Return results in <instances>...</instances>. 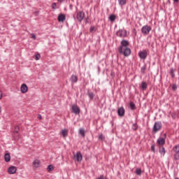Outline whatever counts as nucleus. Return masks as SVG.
<instances>
[{
  "label": "nucleus",
  "instance_id": "nucleus-1",
  "mask_svg": "<svg viewBox=\"0 0 179 179\" xmlns=\"http://www.w3.org/2000/svg\"><path fill=\"white\" fill-rule=\"evenodd\" d=\"M129 45V43L127 41H122V46L119 48V52L120 54H123L124 57H128V55H131V49L128 48Z\"/></svg>",
  "mask_w": 179,
  "mask_h": 179
},
{
  "label": "nucleus",
  "instance_id": "nucleus-2",
  "mask_svg": "<svg viewBox=\"0 0 179 179\" xmlns=\"http://www.w3.org/2000/svg\"><path fill=\"white\" fill-rule=\"evenodd\" d=\"M166 138H167V134H164L162 137H159L157 141V144L159 147L164 146L166 145Z\"/></svg>",
  "mask_w": 179,
  "mask_h": 179
},
{
  "label": "nucleus",
  "instance_id": "nucleus-3",
  "mask_svg": "<svg viewBox=\"0 0 179 179\" xmlns=\"http://www.w3.org/2000/svg\"><path fill=\"white\" fill-rule=\"evenodd\" d=\"M161 129H162V122H155L152 129V132H154V134H157Z\"/></svg>",
  "mask_w": 179,
  "mask_h": 179
},
{
  "label": "nucleus",
  "instance_id": "nucleus-4",
  "mask_svg": "<svg viewBox=\"0 0 179 179\" xmlns=\"http://www.w3.org/2000/svg\"><path fill=\"white\" fill-rule=\"evenodd\" d=\"M173 150L175 152L173 157L175 160H179V144L173 148Z\"/></svg>",
  "mask_w": 179,
  "mask_h": 179
},
{
  "label": "nucleus",
  "instance_id": "nucleus-5",
  "mask_svg": "<svg viewBox=\"0 0 179 179\" xmlns=\"http://www.w3.org/2000/svg\"><path fill=\"white\" fill-rule=\"evenodd\" d=\"M148 52H149L148 50H143L138 52V56L141 59H145L148 57Z\"/></svg>",
  "mask_w": 179,
  "mask_h": 179
},
{
  "label": "nucleus",
  "instance_id": "nucleus-6",
  "mask_svg": "<svg viewBox=\"0 0 179 179\" xmlns=\"http://www.w3.org/2000/svg\"><path fill=\"white\" fill-rule=\"evenodd\" d=\"M150 30H152V28L149 27V25H145L142 27L141 33H143V34H149Z\"/></svg>",
  "mask_w": 179,
  "mask_h": 179
},
{
  "label": "nucleus",
  "instance_id": "nucleus-7",
  "mask_svg": "<svg viewBox=\"0 0 179 179\" xmlns=\"http://www.w3.org/2000/svg\"><path fill=\"white\" fill-rule=\"evenodd\" d=\"M117 36L118 37H127V30L125 29H120L117 32Z\"/></svg>",
  "mask_w": 179,
  "mask_h": 179
},
{
  "label": "nucleus",
  "instance_id": "nucleus-8",
  "mask_svg": "<svg viewBox=\"0 0 179 179\" xmlns=\"http://www.w3.org/2000/svg\"><path fill=\"white\" fill-rule=\"evenodd\" d=\"M85 19V13L80 11L77 13V20L78 22H82Z\"/></svg>",
  "mask_w": 179,
  "mask_h": 179
},
{
  "label": "nucleus",
  "instance_id": "nucleus-9",
  "mask_svg": "<svg viewBox=\"0 0 179 179\" xmlns=\"http://www.w3.org/2000/svg\"><path fill=\"white\" fill-rule=\"evenodd\" d=\"M72 113H74V114H80V109L79 108V106L73 105L71 107Z\"/></svg>",
  "mask_w": 179,
  "mask_h": 179
},
{
  "label": "nucleus",
  "instance_id": "nucleus-10",
  "mask_svg": "<svg viewBox=\"0 0 179 179\" xmlns=\"http://www.w3.org/2000/svg\"><path fill=\"white\" fill-rule=\"evenodd\" d=\"M117 113L120 117H124L125 115V109L124 107H120L117 109Z\"/></svg>",
  "mask_w": 179,
  "mask_h": 179
},
{
  "label": "nucleus",
  "instance_id": "nucleus-11",
  "mask_svg": "<svg viewBox=\"0 0 179 179\" xmlns=\"http://www.w3.org/2000/svg\"><path fill=\"white\" fill-rule=\"evenodd\" d=\"M66 19V16H65V15L64 14H59L57 17V20H58V22H59V23H64Z\"/></svg>",
  "mask_w": 179,
  "mask_h": 179
},
{
  "label": "nucleus",
  "instance_id": "nucleus-12",
  "mask_svg": "<svg viewBox=\"0 0 179 179\" xmlns=\"http://www.w3.org/2000/svg\"><path fill=\"white\" fill-rule=\"evenodd\" d=\"M27 90H29V88L27 87V85L26 84H22L20 87L21 93H27Z\"/></svg>",
  "mask_w": 179,
  "mask_h": 179
},
{
  "label": "nucleus",
  "instance_id": "nucleus-13",
  "mask_svg": "<svg viewBox=\"0 0 179 179\" xmlns=\"http://www.w3.org/2000/svg\"><path fill=\"white\" fill-rule=\"evenodd\" d=\"M17 170V169L16 168V166H10V168H8V174H15L16 173V171Z\"/></svg>",
  "mask_w": 179,
  "mask_h": 179
},
{
  "label": "nucleus",
  "instance_id": "nucleus-14",
  "mask_svg": "<svg viewBox=\"0 0 179 179\" xmlns=\"http://www.w3.org/2000/svg\"><path fill=\"white\" fill-rule=\"evenodd\" d=\"M159 152L161 156L164 157V155H166V148H164V146H159Z\"/></svg>",
  "mask_w": 179,
  "mask_h": 179
},
{
  "label": "nucleus",
  "instance_id": "nucleus-15",
  "mask_svg": "<svg viewBox=\"0 0 179 179\" xmlns=\"http://www.w3.org/2000/svg\"><path fill=\"white\" fill-rule=\"evenodd\" d=\"M75 159L77 160V162H82V154L80 152H78L76 155H75Z\"/></svg>",
  "mask_w": 179,
  "mask_h": 179
},
{
  "label": "nucleus",
  "instance_id": "nucleus-16",
  "mask_svg": "<svg viewBox=\"0 0 179 179\" xmlns=\"http://www.w3.org/2000/svg\"><path fill=\"white\" fill-rule=\"evenodd\" d=\"M70 80L72 83H76L78 82V76L75 75L71 76Z\"/></svg>",
  "mask_w": 179,
  "mask_h": 179
},
{
  "label": "nucleus",
  "instance_id": "nucleus-17",
  "mask_svg": "<svg viewBox=\"0 0 179 179\" xmlns=\"http://www.w3.org/2000/svg\"><path fill=\"white\" fill-rule=\"evenodd\" d=\"M33 166L36 167V169H38L40 167V160L36 159L33 162Z\"/></svg>",
  "mask_w": 179,
  "mask_h": 179
},
{
  "label": "nucleus",
  "instance_id": "nucleus-18",
  "mask_svg": "<svg viewBox=\"0 0 179 179\" xmlns=\"http://www.w3.org/2000/svg\"><path fill=\"white\" fill-rule=\"evenodd\" d=\"M4 160L6 162H10V154H9V153L5 154Z\"/></svg>",
  "mask_w": 179,
  "mask_h": 179
},
{
  "label": "nucleus",
  "instance_id": "nucleus-19",
  "mask_svg": "<svg viewBox=\"0 0 179 179\" xmlns=\"http://www.w3.org/2000/svg\"><path fill=\"white\" fill-rule=\"evenodd\" d=\"M61 135H62L63 138H66L68 135V130L67 129L62 130Z\"/></svg>",
  "mask_w": 179,
  "mask_h": 179
},
{
  "label": "nucleus",
  "instance_id": "nucleus-20",
  "mask_svg": "<svg viewBox=\"0 0 179 179\" xmlns=\"http://www.w3.org/2000/svg\"><path fill=\"white\" fill-rule=\"evenodd\" d=\"M79 134L83 136V138H85V135L86 134V131H85V129H79Z\"/></svg>",
  "mask_w": 179,
  "mask_h": 179
},
{
  "label": "nucleus",
  "instance_id": "nucleus-21",
  "mask_svg": "<svg viewBox=\"0 0 179 179\" xmlns=\"http://www.w3.org/2000/svg\"><path fill=\"white\" fill-rule=\"evenodd\" d=\"M47 170L49 173H51V171H53L54 170V166L52 165H49L48 167H47Z\"/></svg>",
  "mask_w": 179,
  "mask_h": 179
},
{
  "label": "nucleus",
  "instance_id": "nucleus-22",
  "mask_svg": "<svg viewBox=\"0 0 179 179\" xmlns=\"http://www.w3.org/2000/svg\"><path fill=\"white\" fill-rule=\"evenodd\" d=\"M119 4L122 6L127 3V0H117Z\"/></svg>",
  "mask_w": 179,
  "mask_h": 179
},
{
  "label": "nucleus",
  "instance_id": "nucleus-23",
  "mask_svg": "<svg viewBox=\"0 0 179 179\" xmlns=\"http://www.w3.org/2000/svg\"><path fill=\"white\" fill-rule=\"evenodd\" d=\"M141 87L143 90H146V89H148V84H146V83L145 82H143L141 85Z\"/></svg>",
  "mask_w": 179,
  "mask_h": 179
},
{
  "label": "nucleus",
  "instance_id": "nucleus-24",
  "mask_svg": "<svg viewBox=\"0 0 179 179\" xmlns=\"http://www.w3.org/2000/svg\"><path fill=\"white\" fill-rule=\"evenodd\" d=\"M129 106L131 110H135L136 108V106H135V103H134V102H130Z\"/></svg>",
  "mask_w": 179,
  "mask_h": 179
},
{
  "label": "nucleus",
  "instance_id": "nucleus-25",
  "mask_svg": "<svg viewBox=\"0 0 179 179\" xmlns=\"http://www.w3.org/2000/svg\"><path fill=\"white\" fill-rule=\"evenodd\" d=\"M136 173L137 176H141L142 174V170H141V169H137L136 170Z\"/></svg>",
  "mask_w": 179,
  "mask_h": 179
},
{
  "label": "nucleus",
  "instance_id": "nucleus-26",
  "mask_svg": "<svg viewBox=\"0 0 179 179\" xmlns=\"http://www.w3.org/2000/svg\"><path fill=\"white\" fill-rule=\"evenodd\" d=\"M109 19L111 22H114V20H115V15H110Z\"/></svg>",
  "mask_w": 179,
  "mask_h": 179
},
{
  "label": "nucleus",
  "instance_id": "nucleus-27",
  "mask_svg": "<svg viewBox=\"0 0 179 179\" xmlns=\"http://www.w3.org/2000/svg\"><path fill=\"white\" fill-rule=\"evenodd\" d=\"M88 96L91 100L94 97V94L93 92H88Z\"/></svg>",
  "mask_w": 179,
  "mask_h": 179
},
{
  "label": "nucleus",
  "instance_id": "nucleus-28",
  "mask_svg": "<svg viewBox=\"0 0 179 179\" xmlns=\"http://www.w3.org/2000/svg\"><path fill=\"white\" fill-rule=\"evenodd\" d=\"M19 131H20L19 126H15L14 129L15 134H19Z\"/></svg>",
  "mask_w": 179,
  "mask_h": 179
},
{
  "label": "nucleus",
  "instance_id": "nucleus-29",
  "mask_svg": "<svg viewBox=\"0 0 179 179\" xmlns=\"http://www.w3.org/2000/svg\"><path fill=\"white\" fill-rule=\"evenodd\" d=\"M132 129H134V131H136V129H138V124H134L132 125Z\"/></svg>",
  "mask_w": 179,
  "mask_h": 179
},
{
  "label": "nucleus",
  "instance_id": "nucleus-30",
  "mask_svg": "<svg viewBox=\"0 0 179 179\" xmlns=\"http://www.w3.org/2000/svg\"><path fill=\"white\" fill-rule=\"evenodd\" d=\"M40 58H41V55H40V54L39 53H38V54H36V61H38V59H40Z\"/></svg>",
  "mask_w": 179,
  "mask_h": 179
},
{
  "label": "nucleus",
  "instance_id": "nucleus-31",
  "mask_svg": "<svg viewBox=\"0 0 179 179\" xmlns=\"http://www.w3.org/2000/svg\"><path fill=\"white\" fill-rule=\"evenodd\" d=\"M52 9H57L58 8L57 7V3H53L52 4Z\"/></svg>",
  "mask_w": 179,
  "mask_h": 179
},
{
  "label": "nucleus",
  "instance_id": "nucleus-32",
  "mask_svg": "<svg viewBox=\"0 0 179 179\" xmlns=\"http://www.w3.org/2000/svg\"><path fill=\"white\" fill-rule=\"evenodd\" d=\"M90 33H94V31H96L94 27H92L90 29Z\"/></svg>",
  "mask_w": 179,
  "mask_h": 179
},
{
  "label": "nucleus",
  "instance_id": "nucleus-33",
  "mask_svg": "<svg viewBox=\"0 0 179 179\" xmlns=\"http://www.w3.org/2000/svg\"><path fill=\"white\" fill-rule=\"evenodd\" d=\"M99 139H101V141H103V139H104V136H103V134H100L99 136Z\"/></svg>",
  "mask_w": 179,
  "mask_h": 179
},
{
  "label": "nucleus",
  "instance_id": "nucleus-34",
  "mask_svg": "<svg viewBox=\"0 0 179 179\" xmlns=\"http://www.w3.org/2000/svg\"><path fill=\"white\" fill-rule=\"evenodd\" d=\"M145 71H146V68H145V66L141 68V72L142 73H145Z\"/></svg>",
  "mask_w": 179,
  "mask_h": 179
},
{
  "label": "nucleus",
  "instance_id": "nucleus-35",
  "mask_svg": "<svg viewBox=\"0 0 179 179\" xmlns=\"http://www.w3.org/2000/svg\"><path fill=\"white\" fill-rule=\"evenodd\" d=\"M31 38H33L34 40H36L37 38V37L36 36V35L34 34H32Z\"/></svg>",
  "mask_w": 179,
  "mask_h": 179
},
{
  "label": "nucleus",
  "instance_id": "nucleus-36",
  "mask_svg": "<svg viewBox=\"0 0 179 179\" xmlns=\"http://www.w3.org/2000/svg\"><path fill=\"white\" fill-rule=\"evenodd\" d=\"M172 89H173V90H177V85H173L172 86Z\"/></svg>",
  "mask_w": 179,
  "mask_h": 179
},
{
  "label": "nucleus",
  "instance_id": "nucleus-37",
  "mask_svg": "<svg viewBox=\"0 0 179 179\" xmlns=\"http://www.w3.org/2000/svg\"><path fill=\"white\" fill-rule=\"evenodd\" d=\"M151 150L152 152H153L155 153V145H152L151 146Z\"/></svg>",
  "mask_w": 179,
  "mask_h": 179
},
{
  "label": "nucleus",
  "instance_id": "nucleus-38",
  "mask_svg": "<svg viewBox=\"0 0 179 179\" xmlns=\"http://www.w3.org/2000/svg\"><path fill=\"white\" fill-rule=\"evenodd\" d=\"M97 179H107L106 178V177H104V176L101 175L99 178H98Z\"/></svg>",
  "mask_w": 179,
  "mask_h": 179
},
{
  "label": "nucleus",
  "instance_id": "nucleus-39",
  "mask_svg": "<svg viewBox=\"0 0 179 179\" xmlns=\"http://www.w3.org/2000/svg\"><path fill=\"white\" fill-rule=\"evenodd\" d=\"M42 117L41 115L38 114V120H41Z\"/></svg>",
  "mask_w": 179,
  "mask_h": 179
},
{
  "label": "nucleus",
  "instance_id": "nucleus-40",
  "mask_svg": "<svg viewBox=\"0 0 179 179\" xmlns=\"http://www.w3.org/2000/svg\"><path fill=\"white\" fill-rule=\"evenodd\" d=\"M1 99H2V92L1 91H0V100H1Z\"/></svg>",
  "mask_w": 179,
  "mask_h": 179
},
{
  "label": "nucleus",
  "instance_id": "nucleus-41",
  "mask_svg": "<svg viewBox=\"0 0 179 179\" xmlns=\"http://www.w3.org/2000/svg\"><path fill=\"white\" fill-rule=\"evenodd\" d=\"M58 2H64L65 0H57Z\"/></svg>",
  "mask_w": 179,
  "mask_h": 179
},
{
  "label": "nucleus",
  "instance_id": "nucleus-42",
  "mask_svg": "<svg viewBox=\"0 0 179 179\" xmlns=\"http://www.w3.org/2000/svg\"><path fill=\"white\" fill-rule=\"evenodd\" d=\"M174 2H178V0H173Z\"/></svg>",
  "mask_w": 179,
  "mask_h": 179
},
{
  "label": "nucleus",
  "instance_id": "nucleus-43",
  "mask_svg": "<svg viewBox=\"0 0 179 179\" xmlns=\"http://www.w3.org/2000/svg\"><path fill=\"white\" fill-rule=\"evenodd\" d=\"M0 113H1V106H0Z\"/></svg>",
  "mask_w": 179,
  "mask_h": 179
},
{
  "label": "nucleus",
  "instance_id": "nucleus-44",
  "mask_svg": "<svg viewBox=\"0 0 179 179\" xmlns=\"http://www.w3.org/2000/svg\"><path fill=\"white\" fill-rule=\"evenodd\" d=\"M175 179H179L178 178H175Z\"/></svg>",
  "mask_w": 179,
  "mask_h": 179
},
{
  "label": "nucleus",
  "instance_id": "nucleus-45",
  "mask_svg": "<svg viewBox=\"0 0 179 179\" xmlns=\"http://www.w3.org/2000/svg\"><path fill=\"white\" fill-rule=\"evenodd\" d=\"M17 139H19V137H17Z\"/></svg>",
  "mask_w": 179,
  "mask_h": 179
}]
</instances>
